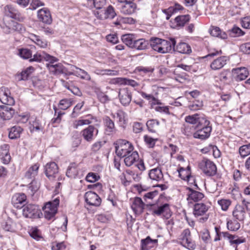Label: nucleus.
<instances>
[{"mask_svg":"<svg viewBox=\"0 0 250 250\" xmlns=\"http://www.w3.org/2000/svg\"><path fill=\"white\" fill-rule=\"evenodd\" d=\"M222 54L221 50H208V53L202 57L205 61H210V67L213 70H218L222 68L229 61V58L226 56H220Z\"/></svg>","mask_w":250,"mask_h":250,"instance_id":"nucleus-1","label":"nucleus"},{"mask_svg":"<svg viewBox=\"0 0 250 250\" xmlns=\"http://www.w3.org/2000/svg\"><path fill=\"white\" fill-rule=\"evenodd\" d=\"M150 46L158 53L165 54L170 52L176 44L174 38H170L169 40L162 39L157 37H152L149 40Z\"/></svg>","mask_w":250,"mask_h":250,"instance_id":"nucleus-2","label":"nucleus"},{"mask_svg":"<svg viewBox=\"0 0 250 250\" xmlns=\"http://www.w3.org/2000/svg\"><path fill=\"white\" fill-rule=\"evenodd\" d=\"M148 212L146 213L152 214L154 216H159L163 215L165 219H168L171 216V213L169 208V205L168 203H165L158 206L156 203L150 204L148 205Z\"/></svg>","mask_w":250,"mask_h":250,"instance_id":"nucleus-3","label":"nucleus"},{"mask_svg":"<svg viewBox=\"0 0 250 250\" xmlns=\"http://www.w3.org/2000/svg\"><path fill=\"white\" fill-rule=\"evenodd\" d=\"M199 167L207 176L212 177L217 173L216 165L210 160L204 158L199 164Z\"/></svg>","mask_w":250,"mask_h":250,"instance_id":"nucleus-4","label":"nucleus"},{"mask_svg":"<svg viewBox=\"0 0 250 250\" xmlns=\"http://www.w3.org/2000/svg\"><path fill=\"white\" fill-rule=\"evenodd\" d=\"M60 199L56 198L52 201L46 203L42 208V211L45 219H51L58 211V207L59 205Z\"/></svg>","mask_w":250,"mask_h":250,"instance_id":"nucleus-5","label":"nucleus"},{"mask_svg":"<svg viewBox=\"0 0 250 250\" xmlns=\"http://www.w3.org/2000/svg\"><path fill=\"white\" fill-rule=\"evenodd\" d=\"M22 214L25 217L30 219L41 218L43 216L42 212L38 208V207L33 204H28L25 206L22 210Z\"/></svg>","mask_w":250,"mask_h":250,"instance_id":"nucleus-6","label":"nucleus"},{"mask_svg":"<svg viewBox=\"0 0 250 250\" xmlns=\"http://www.w3.org/2000/svg\"><path fill=\"white\" fill-rule=\"evenodd\" d=\"M130 201H131V208L136 214H141L145 209L148 212L147 206L150 204H146L141 198L135 197L134 198H131Z\"/></svg>","mask_w":250,"mask_h":250,"instance_id":"nucleus-7","label":"nucleus"},{"mask_svg":"<svg viewBox=\"0 0 250 250\" xmlns=\"http://www.w3.org/2000/svg\"><path fill=\"white\" fill-rule=\"evenodd\" d=\"M98 129L94 125H89L81 131V135L86 142H92L98 133Z\"/></svg>","mask_w":250,"mask_h":250,"instance_id":"nucleus-8","label":"nucleus"},{"mask_svg":"<svg viewBox=\"0 0 250 250\" xmlns=\"http://www.w3.org/2000/svg\"><path fill=\"white\" fill-rule=\"evenodd\" d=\"M5 15L12 19H15L19 21H23L24 18L22 16L21 13L17 8L12 5H6L4 8Z\"/></svg>","mask_w":250,"mask_h":250,"instance_id":"nucleus-9","label":"nucleus"},{"mask_svg":"<svg viewBox=\"0 0 250 250\" xmlns=\"http://www.w3.org/2000/svg\"><path fill=\"white\" fill-rule=\"evenodd\" d=\"M0 101L4 104L13 105L15 104V100L11 96V92L8 87L2 86L0 88Z\"/></svg>","mask_w":250,"mask_h":250,"instance_id":"nucleus-10","label":"nucleus"},{"mask_svg":"<svg viewBox=\"0 0 250 250\" xmlns=\"http://www.w3.org/2000/svg\"><path fill=\"white\" fill-rule=\"evenodd\" d=\"M11 203L17 208H24L27 204L26 195L23 193H16L13 195Z\"/></svg>","mask_w":250,"mask_h":250,"instance_id":"nucleus-11","label":"nucleus"},{"mask_svg":"<svg viewBox=\"0 0 250 250\" xmlns=\"http://www.w3.org/2000/svg\"><path fill=\"white\" fill-rule=\"evenodd\" d=\"M94 14L97 18L100 20L106 19H113L116 14L112 5H109L106 8H104L102 11H94Z\"/></svg>","mask_w":250,"mask_h":250,"instance_id":"nucleus-12","label":"nucleus"},{"mask_svg":"<svg viewBox=\"0 0 250 250\" xmlns=\"http://www.w3.org/2000/svg\"><path fill=\"white\" fill-rule=\"evenodd\" d=\"M84 199L86 204L89 206L99 207L100 206L102 199L95 192L89 191L84 194Z\"/></svg>","mask_w":250,"mask_h":250,"instance_id":"nucleus-13","label":"nucleus"},{"mask_svg":"<svg viewBox=\"0 0 250 250\" xmlns=\"http://www.w3.org/2000/svg\"><path fill=\"white\" fill-rule=\"evenodd\" d=\"M58 172L59 168L55 162L48 163L45 166V174L50 180H54Z\"/></svg>","mask_w":250,"mask_h":250,"instance_id":"nucleus-14","label":"nucleus"},{"mask_svg":"<svg viewBox=\"0 0 250 250\" xmlns=\"http://www.w3.org/2000/svg\"><path fill=\"white\" fill-rule=\"evenodd\" d=\"M42 60H44L51 63H54L58 61V59L56 57L47 54L44 52H42L36 53L33 55V58L31 57V59H29V61L30 62H40Z\"/></svg>","mask_w":250,"mask_h":250,"instance_id":"nucleus-15","label":"nucleus"},{"mask_svg":"<svg viewBox=\"0 0 250 250\" xmlns=\"http://www.w3.org/2000/svg\"><path fill=\"white\" fill-rule=\"evenodd\" d=\"M37 16L39 21L43 24L49 25L52 22L50 12L46 8H43L38 10Z\"/></svg>","mask_w":250,"mask_h":250,"instance_id":"nucleus-16","label":"nucleus"},{"mask_svg":"<svg viewBox=\"0 0 250 250\" xmlns=\"http://www.w3.org/2000/svg\"><path fill=\"white\" fill-rule=\"evenodd\" d=\"M248 69L245 67L233 68L232 75L233 79L237 82H239L246 79L249 75Z\"/></svg>","mask_w":250,"mask_h":250,"instance_id":"nucleus-17","label":"nucleus"},{"mask_svg":"<svg viewBox=\"0 0 250 250\" xmlns=\"http://www.w3.org/2000/svg\"><path fill=\"white\" fill-rule=\"evenodd\" d=\"M10 105H0V117L3 120H10L15 114V110Z\"/></svg>","mask_w":250,"mask_h":250,"instance_id":"nucleus-18","label":"nucleus"},{"mask_svg":"<svg viewBox=\"0 0 250 250\" xmlns=\"http://www.w3.org/2000/svg\"><path fill=\"white\" fill-rule=\"evenodd\" d=\"M190 231L188 229H185L181 235V244L185 247L190 249L195 247V244L191 239Z\"/></svg>","mask_w":250,"mask_h":250,"instance_id":"nucleus-19","label":"nucleus"},{"mask_svg":"<svg viewBox=\"0 0 250 250\" xmlns=\"http://www.w3.org/2000/svg\"><path fill=\"white\" fill-rule=\"evenodd\" d=\"M104 126V132L107 135H111L116 133V128L114 121L108 116H105L103 118Z\"/></svg>","mask_w":250,"mask_h":250,"instance_id":"nucleus-20","label":"nucleus"},{"mask_svg":"<svg viewBox=\"0 0 250 250\" xmlns=\"http://www.w3.org/2000/svg\"><path fill=\"white\" fill-rule=\"evenodd\" d=\"M119 98L123 105L127 106L131 101V92L127 88L121 89L119 92Z\"/></svg>","mask_w":250,"mask_h":250,"instance_id":"nucleus-21","label":"nucleus"},{"mask_svg":"<svg viewBox=\"0 0 250 250\" xmlns=\"http://www.w3.org/2000/svg\"><path fill=\"white\" fill-rule=\"evenodd\" d=\"M118 7L123 14L131 15L135 12L136 4L134 2L122 3H119Z\"/></svg>","mask_w":250,"mask_h":250,"instance_id":"nucleus-22","label":"nucleus"},{"mask_svg":"<svg viewBox=\"0 0 250 250\" xmlns=\"http://www.w3.org/2000/svg\"><path fill=\"white\" fill-rule=\"evenodd\" d=\"M46 66L49 72L55 75L63 74L65 73L66 70V68L61 63L53 64V63L49 62V63L46 64Z\"/></svg>","mask_w":250,"mask_h":250,"instance_id":"nucleus-23","label":"nucleus"},{"mask_svg":"<svg viewBox=\"0 0 250 250\" xmlns=\"http://www.w3.org/2000/svg\"><path fill=\"white\" fill-rule=\"evenodd\" d=\"M197 128V130L193 134V137L202 140H206L210 136L212 129V127H209Z\"/></svg>","mask_w":250,"mask_h":250,"instance_id":"nucleus-24","label":"nucleus"},{"mask_svg":"<svg viewBox=\"0 0 250 250\" xmlns=\"http://www.w3.org/2000/svg\"><path fill=\"white\" fill-rule=\"evenodd\" d=\"M177 171L179 173V177L182 180L187 181L188 182L192 181V182H191V184L194 183V186L196 187V188L199 189V187H198L197 184L195 183V178L191 175V172H189L188 171H186V169L183 167H180L177 170Z\"/></svg>","mask_w":250,"mask_h":250,"instance_id":"nucleus-25","label":"nucleus"},{"mask_svg":"<svg viewBox=\"0 0 250 250\" xmlns=\"http://www.w3.org/2000/svg\"><path fill=\"white\" fill-rule=\"evenodd\" d=\"M149 45V40H146L144 38L137 39L136 38L132 49L137 50H144L147 49Z\"/></svg>","mask_w":250,"mask_h":250,"instance_id":"nucleus-26","label":"nucleus"},{"mask_svg":"<svg viewBox=\"0 0 250 250\" xmlns=\"http://www.w3.org/2000/svg\"><path fill=\"white\" fill-rule=\"evenodd\" d=\"M173 51H177L182 54H190L192 50L190 46L186 42H181L176 46H174V49H172Z\"/></svg>","mask_w":250,"mask_h":250,"instance_id":"nucleus-27","label":"nucleus"},{"mask_svg":"<svg viewBox=\"0 0 250 250\" xmlns=\"http://www.w3.org/2000/svg\"><path fill=\"white\" fill-rule=\"evenodd\" d=\"M187 189L189 191L188 195V200H191L194 202H198L202 200L204 197V194L199 191L195 190L191 188H187Z\"/></svg>","mask_w":250,"mask_h":250,"instance_id":"nucleus-28","label":"nucleus"},{"mask_svg":"<svg viewBox=\"0 0 250 250\" xmlns=\"http://www.w3.org/2000/svg\"><path fill=\"white\" fill-rule=\"evenodd\" d=\"M148 176L152 180L160 181L163 179L164 175L161 168L157 167L149 170Z\"/></svg>","mask_w":250,"mask_h":250,"instance_id":"nucleus-29","label":"nucleus"},{"mask_svg":"<svg viewBox=\"0 0 250 250\" xmlns=\"http://www.w3.org/2000/svg\"><path fill=\"white\" fill-rule=\"evenodd\" d=\"M208 209V207L204 203H196L194 206L193 214L197 217L203 215Z\"/></svg>","mask_w":250,"mask_h":250,"instance_id":"nucleus-30","label":"nucleus"},{"mask_svg":"<svg viewBox=\"0 0 250 250\" xmlns=\"http://www.w3.org/2000/svg\"><path fill=\"white\" fill-rule=\"evenodd\" d=\"M190 17L189 15H180L174 19V23L177 27H183L189 21Z\"/></svg>","mask_w":250,"mask_h":250,"instance_id":"nucleus-31","label":"nucleus"},{"mask_svg":"<svg viewBox=\"0 0 250 250\" xmlns=\"http://www.w3.org/2000/svg\"><path fill=\"white\" fill-rule=\"evenodd\" d=\"M125 113L122 110H118L116 113H111V116L113 119L116 117L118 119L117 121L119 126L123 128L125 127L126 120H125Z\"/></svg>","mask_w":250,"mask_h":250,"instance_id":"nucleus-32","label":"nucleus"},{"mask_svg":"<svg viewBox=\"0 0 250 250\" xmlns=\"http://www.w3.org/2000/svg\"><path fill=\"white\" fill-rule=\"evenodd\" d=\"M22 128L19 125H15L9 129L8 137L10 139L15 140L20 137Z\"/></svg>","mask_w":250,"mask_h":250,"instance_id":"nucleus-33","label":"nucleus"},{"mask_svg":"<svg viewBox=\"0 0 250 250\" xmlns=\"http://www.w3.org/2000/svg\"><path fill=\"white\" fill-rule=\"evenodd\" d=\"M139 160V155L137 151H133L131 154H128L125 157L124 162L127 167H130L133 165L137 160Z\"/></svg>","mask_w":250,"mask_h":250,"instance_id":"nucleus-34","label":"nucleus"},{"mask_svg":"<svg viewBox=\"0 0 250 250\" xmlns=\"http://www.w3.org/2000/svg\"><path fill=\"white\" fill-rule=\"evenodd\" d=\"M34 70V68L33 67L29 66L22 70L20 73L17 74L16 77L19 81L27 80Z\"/></svg>","mask_w":250,"mask_h":250,"instance_id":"nucleus-35","label":"nucleus"},{"mask_svg":"<svg viewBox=\"0 0 250 250\" xmlns=\"http://www.w3.org/2000/svg\"><path fill=\"white\" fill-rule=\"evenodd\" d=\"M136 36L134 34H126L122 36V42L129 47L132 48Z\"/></svg>","mask_w":250,"mask_h":250,"instance_id":"nucleus-36","label":"nucleus"},{"mask_svg":"<svg viewBox=\"0 0 250 250\" xmlns=\"http://www.w3.org/2000/svg\"><path fill=\"white\" fill-rule=\"evenodd\" d=\"M197 124V128L212 127L210 121L208 120L207 117L204 114H199Z\"/></svg>","mask_w":250,"mask_h":250,"instance_id":"nucleus-37","label":"nucleus"},{"mask_svg":"<svg viewBox=\"0 0 250 250\" xmlns=\"http://www.w3.org/2000/svg\"><path fill=\"white\" fill-rule=\"evenodd\" d=\"M157 239H151L149 236L141 240V250H147L152 248L154 244L157 243Z\"/></svg>","mask_w":250,"mask_h":250,"instance_id":"nucleus-38","label":"nucleus"},{"mask_svg":"<svg viewBox=\"0 0 250 250\" xmlns=\"http://www.w3.org/2000/svg\"><path fill=\"white\" fill-rule=\"evenodd\" d=\"M115 152L120 157H124L129 154L132 150H129L128 146L120 147L119 146H115Z\"/></svg>","mask_w":250,"mask_h":250,"instance_id":"nucleus-39","label":"nucleus"},{"mask_svg":"<svg viewBox=\"0 0 250 250\" xmlns=\"http://www.w3.org/2000/svg\"><path fill=\"white\" fill-rule=\"evenodd\" d=\"M228 34L231 37H239L245 34V32L243 31L240 27L236 25L228 30Z\"/></svg>","mask_w":250,"mask_h":250,"instance_id":"nucleus-40","label":"nucleus"},{"mask_svg":"<svg viewBox=\"0 0 250 250\" xmlns=\"http://www.w3.org/2000/svg\"><path fill=\"white\" fill-rule=\"evenodd\" d=\"M159 125V121L156 119L149 120L146 123L148 130L151 133L156 132V129Z\"/></svg>","mask_w":250,"mask_h":250,"instance_id":"nucleus-41","label":"nucleus"},{"mask_svg":"<svg viewBox=\"0 0 250 250\" xmlns=\"http://www.w3.org/2000/svg\"><path fill=\"white\" fill-rule=\"evenodd\" d=\"M39 168V165L38 164H36L31 166L25 173V177L27 178H32V177H34L37 175Z\"/></svg>","mask_w":250,"mask_h":250,"instance_id":"nucleus-42","label":"nucleus"},{"mask_svg":"<svg viewBox=\"0 0 250 250\" xmlns=\"http://www.w3.org/2000/svg\"><path fill=\"white\" fill-rule=\"evenodd\" d=\"M19 55L23 59H30L32 57V51L26 48H21L19 49Z\"/></svg>","mask_w":250,"mask_h":250,"instance_id":"nucleus-43","label":"nucleus"},{"mask_svg":"<svg viewBox=\"0 0 250 250\" xmlns=\"http://www.w3.org/2000/svg\"><path fill=\"white\" fill-rule=\"evenodd\" d=\"M158 195V191L155 190L154 191L147 192L143 195V198L144 202L146 204H150L149 200H152Z\"/></svg>","mask_w":250,"mask_h":250,"instance_id":"nucleus-44","label":"nucleus"},{"mask_svg":"<svg viewBox=\"0 0 250 250\" xmlns=\"http://www.w3.org/2000/svg\"><path fill=\"white\" fill-rule=\"evenodd\" d=\"M9 24L11 26V29L13 31H17L19 33H23L25 31V28L22 24L13 21L9 22Z\"/></svg>","mask_w":250,"mask_h":250,"instance_id":"nucleus-45","label":"nucleus"},{"mask_svg":"<svg viewBox=\"0 0 250 250\" xmlns=\"http://www.w3.org/2000/svg\"><path fill=\"white\" fill-rule=\"evenodd\" d=\"M240 227V223L237 220H229L227 222V228L231 231H236Z\"/></svg>","mask_w":250,"mask_h":250,"instance_id":"nucleus-46","label":"nucleus"},{"mask_svg":"<svg viewBox=\"0 0 250 250\" xmlns=\"http://www.w3.org/2000/svg\"><path fill=\"white\" fill-rule=\"evenodd\" d=\"M244 208L241 206L237 205L235 206V208L232 212V214L235 219H238V217L240 215H242V217L244 218Z\"/></svg>","mask_w":250,"mask_h":250,"instance_id":"nucleus-47","label":"nucleus"},{"mask_svg":"<svg viewBox=\"0 0 250 250\" xmlns=\"http://www.w3.org/2000/svg\"><path fill=\"white\" fill-rule=\"evenodd\" d=\"M239 153L242 157L250 154V143L241 146L239 148Z\"/></svg>","mask_w":250,"mask_h":250,"instance_id":"nucleus-48","label":"nucleus"},{"mask_svg":"<svg viewBox=\"0 0 250 250\" xmlns=\"http://www.w3.org/2000/svg\"><path fill=\"white\" fill-rule=\"evenodd\" d=\"M114 145L115 146H119L120 147L128 146L129 150H133L134 148L132 145L125 140H119L116 143H114Z\"/></svg>","mask_w":250,"mask_h":250,"instance_id":"nucleus-49","label":"nucleus"},{"mask_svg":"<svg viewBox=\"0 0 250 250\" xmlns=\"http://www.w3.org/2000/svg\"><path fill=\"white\" fill-rule=\"evenodd\" d=\"M28 233L30 236L35 240H39L41 238L39 230L36 227H32L29 229Z\"/></svg>","mask_w":250,"mask_h":250,"instance_id":"nucleus-50","label":"nucleus"},{"mask_svg":"<svg viewBox=\"0 0 250 250\" xmlns=\"http://www.w3.org/2000/svg\"><path fill=\"white\" fill-rule=\"evenodd\" d=\"M199 116V114H195L192 115H188L185 117V121L189 124L195 125L197 124L198 119Z\"/></svg>","mask_w":250,"mask_h":250,"instance_id":"nucleus-51","label":"nucleus"},{"mask_svg":"<svg viewBox=\"0 0 250 250\" xmlns=\"http://www.w3.org/2000/svg\"><path fill=\"white\" fill-rule=\"evenodd\" d=\"M93 3L97 11H102L106 5V0H93Z\"/></svg>","mask_w":250,"mask_h":250,"instance_id":"nucleus-52","label":"nucleus"},{"mask_svg":"<svg viewBox=\"0 0 250 250\" xmlns=\"http://www.w3.org/2000/svg\"><path fill=\"white\" fill-rule=\"evenodd\" d=\"M203 106V102L199 101H195L190 104L188 108L190 110L196 111L201 108Z\"/></svg>","mask_w":250,"mask_h":250,"instance_id":"nucleus-53","label":"nucleus"},{"mask_svg":"<svg viewBox=\"0 0 250 250\" xmlns=\"http://www.w3.org/2000/svg\"><path fill=\"white\" fill-rule=\"evenodd\" d=\"M144 141L146 143V144L151 148H152L154 146L156 142L157 141V139H154L147 135H146L144 137Z\"/></svg>","mask_w":250,"mask_h":250,"instance_id":"nucleus-54","label":"nucleus"},{"mask_svg":"<svg viewBox=\"0 0 250 250\" xmlns=\"http://www.w3.org/2000/svg\"><path fill=\"white\" fill-rule=\"evenodd\" d=\"M86 180L90 183H94L100 179V176L97 173L89 172L86 176Z\"/></svg>","mask_w":250,"mask_h":250,"instance_id":"nucleus-55","label":"nucleus"},{"mask_svg":"<svg viewBox=\"0 0 250 250\" xmlns=\"http://www.w3.org/2000/svg\"><path fill=\"white\" fill-rule=\"evenodd\" d=\"M71 105L70 100L66 99H62L60 101L59 107L62 110H66Z\"/></svg>","mask_w":250,"mask_h":250,"instance_id":"nucleus-56","label":"nucleus"},{"mask_svg":"<svg viewBox=\"0 0 250 250\" xmlns=\"http://www.w3.org/2000/svg\"><path fill=\"white\" fill-rule=\"evenodd\" d=\"M2 227L6 231H13L14 230V224L11 220H7L2 224Z\"/></svg>","mask_w":250,"mask_h":250,"instance_id":"nucleus-57","label":"nucleus"},{"mask_svg":"<svg viewBox=\"0 0 250 250\" xmlns=\"http://www.w3.org/2000/svg\"><path fill=\"white\" fill-rule=\"evenodd\" d=\"M87 116L91 117L90 118L87 119L79 120L78 122V125H90L93 122V120H95V121H97L96 117H93L91 115H88Z\"/></svg>","mask_w":250,"mask_h":250,"instance_id":"nucleus-58","label":"nucleus"},{"mask_svg":"<svg viewBox=\"0 0 250 250\" xmlns=\"http://www.w3.org/2000/svg\"><path fill=\"white\" fill-rule=\"evenodd\" d=\"M218 203L223 210H227L230 205L231 201L229 200L221 199L219 200Z\"/></svg>","mask_w":250,"mask_h":250,"instance_id":"nucleus-59","label":"nucleus"},{"mask_svg":"<svg viewBox=\"0 0 250 250\" xmlns=\"http://www.w3.org/2000/svg\"><path fill=\"white\" fill-rule=\"evenodd\" d=\"M74 67L80 70L81 72L80 73L78 72H77L76 73L78 74V75L80 76L81 79L87 81H89L91 79L90 76L85 70L82 69L80 68H78L75 66H74Z\"/></svg>","mask_w":250,"mask_h":250,"instance_id":"nucleus-60","label":"nucleus"},{"mask_svg":"<svg viewBox=\"0 0 250 250\" xmlns=\"http://www.w3.org/2000/svg\"><path fill=\"white\" fill-rule=\"evenodd\" d=\"M183 7L178 3H176L173 6H170L167 9V11L171 13H176L178 11L183 9Z\"/></svg>","mask_w":250,"mask_h":250,"instance_id":"nucleus-61","label":"nucleus"},{"mask_svg":"<svg viewBox=\"0 0 250 250\" xmlns=\"http://www.w3.org/2000/svg\"><path fill=\"white\" fill-rule=\"evenodd\" d=\"M44 3L40 0H32L29 9L31 10H35L38 7L43 6Z\"/></svg>","mask_w":250,"mask_h":250,"instance_id":"nucleus-62","label":"nucleus"},{"mask_svg":"<svg viewBox=\"0 0 250 250\" xmlns=\"http://www.w3.org/2000/svg\"><path fill=\"white\" fill-rule=\"evenodd\" d=\"M75 164H71L70 166L68 167L67 168L66 172V175L68 177L72 178L74 177L76 173V167L75 166H73Z\"/></svg>","mask_w":250,"mask_h":250,"instance_id":"nucleus-63","label":"nucleus"},{"mask_svg":"<svg viewBox=\"0 0 250 250\" xmlns=\"http://www.w3.org/2000/svg\"><path fill=\"white\" fill-rule=\"evenodd\" d=\"M242 26L246 29H250V16H246L241 20Z\"/></svg>","mask_w":250,"mask_h":250,"instance_id":"nucleus-64","label":"nucleus"}]
</instances>
